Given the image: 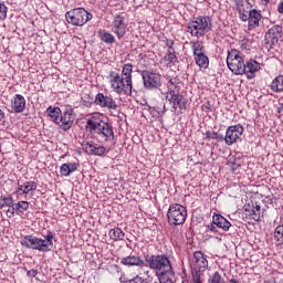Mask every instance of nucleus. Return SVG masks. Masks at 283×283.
Here are the masks:
<instances>
[{"label":"nucleus","instance_id":"1","mask_svg":"<svg viewBox=\"0 0 283 283\" xmlns=\"http://www.w3.org/2000/svg\"><path fill=\"white\" fill-rule=\"evenodd\" d=\"M146 266L151 271H156L158 275H174L171 261L166 254H151L145 256Z\"/></svg>","mask_w":283,"mask_h":283},{"label":"nucleus","instance_id":"2","mask_svg":"<svg viewBox=\"0 0 283 283\" xmlns=\"http://www.w3.org/2000/svg\"><path fill=\"white\" fill-rule=\"evenodd\" d=\"M54 235L46 234L44 239H39L34 235H25L21 244L27 249H33L34 251H41L42 253H48V251H52L54 248Z\"/></svg>","mask_w":283,"mask_h":283},{"label":"nucleus","instance_id":"3","mask_svg":"<svg viewBox=\"0 0 283 283\" xmlns=\"http://www.w3.org/2000/svg\"><path fill=\"white\" fill-rule=\"evenodd\" d=\"M86 125L91 134H96L102 140L107 142L114 138V127L103 119H87Z\"/></svg>","mask_w":283,"mask_h":283},{"label":"nucleus","instance_id":"4","mask_svg":"<svg viewBox=\"0 0 283 283\" xmlns=\"http://www.w3.org/2000/svg\"><path fill=\"white\" fill-rule=\"evenodd\" d=\"M211 28L212 23L210 17H199L188 23V32L191 36H197V39L205 36L207 32H210Z\"/></svg>","mask_w":283,"mask_h":283},{"label":"nucleus","instance_id":"5","mask_svg":"<svg viewBox=\"0 0 283 283\" xmlns=\"http://www.w3.org/2000/svg\"><path fill=\"white\" fill-rule=\"evenodd\" d=\"M94 15L85 10V8H75L65 13V19L67 23H71V25H76L78 28L85 25L87 21H92Z\"/></svg>","mask_w":283,"mask_h":283},{"label":"nucleus","instance_id":"6","mask_svg":"<svg viewBox=\"0 0 283 283\" xmlns=\"http://www.w3.org/2000/svg\"><path fill=\"white\" fill-rule=\"evenodd\" d=\"M109 85L115 94H132V83L125 82V77L116 71H109Z\"/></svg>","mask_w":283,"mask_h":283},{"label":"nucleus","instance_id":"7","mask_svg":"<svg viewBox=\"0 0 283 283\" xmlns=\"http://www.w3.org/2000/svg\"><path fill=\"white\" fill-rule=\"evenodd\" d=\"M167 218L169 224H174V227L185 224V221L187 220V208L178 203L170 205Z\"/></svg>","mask_w":283,"mask_h":283},{"label":"nucleus","instance_id":"8","mask_svg":"<svg viewBox=\"0 0 283 283\" xmlns=\"http://www.w3.org/2000/svg\"><path fill=\"white\" fill-rule=\"evenodd\" d=\"M227 65L232 74H240L244 72V59L241 57L238 50H231L228 52Z\"/></svg>","mask_w":283,"mask_h":283},{"label":"nucleus","instance_id":"9","mask_svg":"<svg viewBox=\"0 0 283 283\" xmlns=\"http://www.w3.org/2000/svg\"><path fill=\"white\" fill-rule=\"evenodd\" d=\"M142 77L146 90H159V87H163V76L155 71L144 70L142 71Z\"/></svg>","mask_w":283,"mask_h":283},{"label":"nucleus","instance_id":"10","mask_svg":"<svg viewBox=\"0 0 283 283\" xmlns=\"http://www.w3.org/2000/svg\"><path fill=\"white\" fill-rule=\"evenodd\" d=\"M127 25L128 23L125 13L115 14L111 24L112 32L116 34L117 39H124L125 34H127Z\"/></svg>","mask_w":283,"mask_h":283},{"label":"nucleus","instance_id":"11","mask_svg":"<svg viewBox=\"0 0 283 283\" xmlns=\"http://www.w3.org/2000/svg\"><path fill=\"white\" fill-rule=\"evenodd\" d=\"M166 101L172 105L174 112L176 109H187V98L185 96L180 95L178 91L174 90L171 86H169V93L166 95Z\"/></svg>","mask_w":283,"mask_h":283},{"label":"nucleus","instance_id":"12","mask_svg":"<svg viewBox=\"0 0 283 283\" xmlns=\"http://www.w3.org/2000/svg\"><path fill=\"white\" fill-rule=\"evenodd\" d=\"M243 133L244 128L241 125L230 126L226 132L223 140H226L228 145H233V143H238V139L240 136H242Z\"/></svg>","mask_w":283,"mask_h":283},{"label":"nucleus","instance_id":"13","mask_svg":"<svg viewBox=\"0 0 283 283\" xmlns=\"http://www.w3.org/2000/svg\"><path fill=\"white\" fill-rule=\"evenodd\" d=\"M99 107H104L105 109H118V104H116V101H114V97L112 95H105L103 93H98L95 96V101Z\"/></svg>","mask_w":283,"mask_h":283},{"label":"nucleus","instance_id":"14","mask_svg":"<svg viewBox=\"0 0 283 283\" xmlns=\"http://www.w3.org/2000/svg\"><path fill=\"white\" fill-rule=\"evenodd\" d=\"M75 119H76V116H74V111L72 108L61 113L60 115L61 129H63V132H67L69 129H72V125H74Z\"/></svg>","mask_w":283,"mask_h":283},{"label":"nucleus","instance_id":"15","mask_svg":"<svg viewBox=\"0 0 283 283\" xmlns=\"http://www.w3.org/2000/svg\"><path fill=\"white\" fill-rule=\"evenodd\" d=\"M282 27L274 25L265 33V41L271 45H277L280 43V39H282Z\"/></svg>","mask_w":283,"mask_h":283},{"label":"nucleus","instance_id":"16","mask_svg":"<svg viewBox=\"0 0 283 283\" xmlns=\"http://www.w3.org/2000/svg\"><path fill=\"white\" fill-rule=\"evenodd\" d=\"M261 20H262V13H260V11L255 9L250 10L248 15L249 30H255V28H260Z\"/></svg>","mask_w":283,"mask_h":283},{"label":"nucleus","instance_id":"17","mask_svg":"<svg viewBox=\"0 0 283 283\" xmlns=\"http://www.w3.org/2000/svg\"><path fill=\"white\" fill-rule=\"evenodd\" d=\"M259 70L260 63L255 60H250L244 62L242 74H247L248 78H253Z\"/></svg>","mask_w":283,"mask_h":283},{"label":"nucleus","instance_id":"18","mask_svg":"<svg viewBox=\"0 0 283 283\" xmlns=\"http://www.w3.org/2000/svg\"><path fill=\"white\" fill-rule=\"evenodd\" d=\"M120 264H124V266H146V262L138 255L122 258Z\"/></svg>","mask_w":283,"mask_h":283},{"label":"nucleus","instance_id":"19","mask_svg":"<svg viewBox=\"0 0 283 283\" xmlns=\"http://www.w3.org/2000/svg\"><path fill=\"white\" fill-rule=\"evenodd\" d=\"M85 151L86 154H91L93 156H103L105 151H107V148L93 144L92 142H87L85 144Z\"/></svg>","mask_w":283,"mask_h":283},{"label":"nucleus","instance_id":"20","mask_svg":"<svg viewBox=\"0 0 283 283\" xmlns=\"http://www.w3.org/2000/svg\"><path fill=\"white\" fill-rule=\"evenodd\" d=\"M11 107L15 114H21L25 109V97L17 94L14 99L11 102Z\"/></svg>","mask_w":283,"mask_h":283},{"label":"nucleus","instance_id":"21","mask_svg":"<svg viewBox=\"0 0 283 283\" xmlns=\"http://www.w3.org/2000/svg\"><path fill=\"white\" fill-rule=\"evenodd\" d=\"M195 264L199 268V271H207L209 269V261L205 258L201 251H197L193 253Z\"/></svg>","mask_w":283,"mask_h":283},{"label":"nucleus","instance_id":"22","mask_svg":"<svg viewBox=\"0 0 283 283\" xmlns=\"http://www.w3.org/2000/svg\"><path fill=\"white\" fill-rule=\"evenodd\" d=\"M212 223L223 231H229V229H231V222L222 217V214H214L212 217Z\"/></svg>","mask_w":283,"mask_h":283},{"label":"nucleus","instance_id":"23","mask_svg":"<svg viewBox=\"0 0 283 283\" xmlns=\"http://www.w3.org/2000/svg\"><path fill=\"white\" fill-rule=\"evenodd\" d=\"M78 169V164L76 163H67V164H63L60 167V174L61 176H70V174H74V171H76Z\"/></svg>","mask_w":283,"mask_h":283},{"label":"nucleus","instance_id":"24","mask_svg":"<svg viewBox=\"0 0 283 283\" xmlns=\"http://www.w3.org/2000/svg\"><path fill=\"white\" fill-rule=\"evenodd\" d=\"M98 36L103 43H106L107 45H112L113 43H116V38L114 34L109 33L105 30L98 31Z\"/></svg>","mask_w":283,"mask_h":283},{"label":"nucleus","instance_id":"25","mask_svg":"<svg viewBox=\"0 0 283 283\" xmlns=\"http://www.w3.org/2000/svg\"><path fill=\"white\" fill-rule=\"evenodd\" d=\"M134 70V65L132 64H124L122 69V78L125 80V83H132V72Z\"/></svg>","mask_w":283,"mask_h":283},{"label":"nucleus","instance_id":"26","mask_svg":"<svg viewBox=\"0 0 283 283\" xmlns=\"http://www.w3.org/2000/svg\"><path fill=\"white\" fill-rule=\"evenodd\" d=\"M272 92L282 93L283 92V75L276 76L271 85H270Z\"/></svg>","mask_w":283,"mask_h":283},{"label":"nucleus","instance_id":"27","mask_svg":"<svg viewBox=\"0 0 283 283\" xmlns=\"http://www.w3.org/2000/svg\"><path fill=\"white\" fill-rule=\"evenodd\" d=\"M111 240L118 242V240H125V232L120 228L111 229L108 232Z\"/></svg>","mask_w":283,"mask_h":283},{"label":"nucleus","instance_id":"28","mask_svg":"<svg viewBox=\"0 0 283 283\" xmlns=\"http://www.w3.org/2000/svg\"><path fill=\"white\" fill-rule=\"evenodd\" d=\"M196 64L203 70L209 67V57L203 53L201 55H195Z\"/></svg>","mask_w":283,"mask_h":283},{"label":"nucleus","instance_id":"29","mask_svg":"<svg viewBox=\"0 0 283 283\" xmlns=\"http://www.w3.org/2000/svg\"><path fill=\"white\" fill-rule=\"evenodd\" d=\"M274 242L276 247H283V226H279L275 228Z\"/></svg>","mask_w":283,"mask_h":283},{"label":"nucleus","instance_id":"30","mask_svg":"<svg viewBox=\"0 0 283 283\" xmlns=\"http://www.w3.org/2000/svg\"><path fill=\"white\" fill-rule=\"evenodd\" d=\"M12 209L15 213H23V211H28V209H30V202L19 201L18 203H13Z\"/></svg>","mask_w":283,"mask_h":283},{"label":"nucleus","instance_id":"31","mask_svg":"<svg viewBox=\"0 0 283 283\" xmlns=\"http://www.w3.org/2000/svg\"><path fill=\"white\" fill-rule=\"evenodd\" d=\"M14 203V198L12 196H0V209H6V207H11Z\"/></svg>","mask_w":283,"mask_h":283},{"label":"nucleus","instance_id":"32","mask_svg":"<svg viewBox=\"0 0 283 283\" xmlns=\"http://www.w3.org/2000/svg\"><path fill=\"white\" fill-rule=\"evenodd\" d=\"M22 187H23V190H22V192H20V196H25L30 191H36V182H34V181H25L22 185Z\"/></svg>","mask_w":283,"mask_h":283},{"label":"nucleus","instance_id":"33","mask_svg":"<svg viewBox=\"0 0 283 283\" xmlns=\"http://www.w3.org/2000/svg\"><path fill=\"white\" fill-rule=\"evenodd\" d=\"M192 52H193V56H199L201 54H205V44L200 41L193 42Z\"/></svg>","mask_w":283,"mask_h":283},{"label":"nucleus","instance_id":"34","mask_svg":"<svg viewBox=\"0 0 283 283\" xmlns=\"http://www.w3.org/2000/svg\"><path fill=\"white\" fill-rule=\"evenodd\" d=\"M49 116L52 118V120L55 122L56 125H60L61 120V108L54 107L51 111H49Z\"/></svg>","mask_w":283,"mask_h":283},{"label":"nucleus","instance_id":"35","mask_svg":"<svg viewBox=\"0 0 283 283\" xmlns=\"http://www.w3.org/2000/svg\"><path fill=\"white\" fill-rule=\"evenodd\" d=\"M206 136H207L208 140H224V136L220 135V133H216V132H207Z\"/></svg>","mask_w":283,"mask_h":283},{"label":"nucleus","instance_id":"36","mask_svg":"<svg viewBox=\"0 0 283 283\" xmlns=\"http://www.w3.org/2000/svg\"><path fill=\"white\" fill-rule=\"evenodd\" d=\"M164 60L168 63V65H174V63H176V61H178V57L176 56V54L171 53V51H169Z\"/></svg>","mask_w":283,"mask_h":283},{"label":"nucleus","instance_id":"37","mask_svg":"<svg viewBox=\"0 0 283 283\" xmlns=\"http://www.w3.org/2000/svg\"><path fill=\"white\" fill-rule=\"evenodd\" d=\"M82 105L84 107H92V105L94 104V97L90 96V95H84L82 97V101H81Z\"/></svg>","mask_w":283,"mask_h":283},{"label":"nucleus","instance_id":"38","mask_svg":"<svg viewBox=\"0 0 283 283\" xmlns=\"http://www.w3.org/2000/svg\"><path fill=\"white\" fill-rule=\"evenodd\" d=\"M238 12L241 21H249V7L239 9Z\"/></svg>","mask_w":283,"mask_h":283},{"label":"nucleus","instance_id":"39","mask_svg":"<svg viewBox=\"0 0 283 283\" xmlns=\"http://www.w3.org/2000/svg\"><path fill=\"white\" fill-rule=\"evenodd\" d=\"M237 10H242L249 7V0H234Z\"/></svg>","mask_w":283,"mask_h":283},{"label":"nucleus","instance_id":"40","mask_svg":"<svg viewBox=\"0 0 283 283\" xmlns=\"http://www.w3.org/2000/svg\"><path fill=\"white\" fill-rule=\"evenodd\" d=\"M209 283H224V280L219 272H216L212 276V280Z\"/></svg>","mask_w":283,"mask_h":283},{"label":"nucleus","instance_id":"41","mask_svg":"<svg viewBox=\"0 0 283 283\" xmlns=\"http://www.w3.org/2000/svg\"><path fill=\"white\" fill-rule=\"evenodd\" d=\"M8 17V7L0 2V19H6Z\"/></svg>","mask_w":283,"mask_h":283},{"label":"nucleus","instance_id":"42","mask_svg":"<svg viewBox=\"0 0 283 283\" xmlns=\"http://www.w3.org/2000/svg\"><path fill=\"white\" fill-rule=\"evenodd\" d=\"M171 87L172 90H176L178 87V78H169L168 80V90Z\"/></svg>","mask_w":283,"mask_h":283},{"label":"nucleus","instance_id":"43","mask_svg":"<svg viewBox=\"0 0 283 283\" xmlns=\"http://www.w3.org/2000/svg\"><path fill=\"white\" fill-rule=\"evenodd\" d=\"M128 283H149L146 279H143L140 276H136L133 280H130Z\"/></svg>","mask_w":283,"mask_h":283},{"label":"nucleus","instance_id":"44","mask_svg":"<svg viewBox=\"0 0 283 283\" xmlns=\"http://www.w3.org/2000/svg\"><path fill=\"white\" fill-rule=\"evenodd\" d=\"M260 209H261V207L258 206V205L254 207V210H255L258 213H255V217H252V220H256V221L260 220Z\"/></svg>","mask_w":283,"mask_h":283},{"label":"nucleus","instance_id":"45","mask_svg":"<svg viewBox=\"0 0 283 283\" xmlns=\"http://www.w3.org/2000/svg\"><path fill=\"white\" fill-rule=\"evenodd\" d=\"M27 275H28V277H36V275H39V271H36V270H29L27 272Z\"/></svg>","mask_w":283,"mask_h":283},{"label":"nucleus","instance_id":"46","mask_svg":"<svg viewBox=\"0 0 283 283\" xmlns=\"http://www.w3.org/2000/svg\"><path fill=\"white\" fill-rule=\"evenodd\" d=\"M14 208L8 209L7 210V218H14Z\"/></svg>","mask_w":283,"mask_h":283},{"label":"nucleus","instance_id":"47","mask_svg":"<svg viewBox=\"0 0 283 283\" xmlns=\"http://www.w3.org/2000/svg\"><path fill=\"white\" fill-rule=\"evenodd\" d=\"M23 185H19L18 184V190H17V193H18V196H21V193L23 192Z\"/></svg>","mask_w":283,"mask_h":283},{"label":"nucleus","instance_id":"48","mask_svg":"<svg viewBox=\"0 0 283 283\" xmlns=\"http://www.w3.org/2000/svg\"><path fill=\"white\" fill-rule=\"evenodd\" d=\"M192 282L193 283H202V281H200V275L193 276Z\"/></svg>","mask_w":283,"mask_h":283},{"label":"nucleus","instance_id":"49","mask_svg":"<svg viewBox=\"0 0 283 283\" xmlns=\"http://www.w3.org/2000/svg\"><path fill=\"white\" fill-rule=\"evenodd\" d=\"M208 229H209V231H212V232H216V231H217V230H216V226H213V223L210 224V226H208Z\"/></svg>","mask_w":283,"mask_h":283},{"label":"nucleus","instance_id":"50","mask_svg":"<svg viewBox=\"0 0 283 283\" xmlns=\"http://www.w3.org/2000/svg\"><path fill=\"white\" fill-rule=\"evenodd\" d=\"M6 118V113L0 109V123Z\"/></svg>","mask_w":283,"mask_h":283},{"label":"nucleus","instance_id":"51","mask_svg":"<svg viewBox=\"0 0 283 283\" xmlns=\"http://www.w3.org/2000/svg\"><path fill=\"white\" fill-rule=\"evenodd\" d=\"M255 213H258V210H255L254 208L252 209V218H255Z\"/></svg>","mask_w":283,"mask_h":283},{"label":"nucleus","instance_id":"52","mask_svg":"<svg viewBox=\"0 0 283 283\" xmlns=\"http://www.w3.org/2000/svg\"><path fill=\"white\" fill-rule=\"evenodd\" d=\"M150 114H154V116H156V108H151Z\"/></svg>","mask_w":283,"mask_h":283},{"label":"nucleus","instance_id":"53","mask_svg":"<svg viewBox=\"0 0 283 283\" xmlns=\"http://www.w3.org/2000/svg\"><path fill=\"white\" fill-rule=\"evenodd\" d=\"M230 282L231 283H238V281H235V279H231Z\"/></svg>","mask_w":283,"mask_h":283},{"label":"nucleus","instance_id":"54","mask_svg":"<svg viewBox=\"0 0 283 283\" xmlns=\"http://www.w3.org/2000/svg\"><path fill=\"white\" fill-rule=\"evenodd\" d=\"M264 1H265V3H269L270 0H264Z\"/></svg>","mask_w":283,"mask_h":283},{"label":"nucleus","instance_id":"55","mask_svg":"<svg viewBox=\"0 0 283 283\" xmlns=\"http://www.w3.org/2000/svg\"><path fill=\"white\" fill-rule=\"evenodd\" d=\"M164 111H165V112L167 111L165 105H164Z\"/></svg>","mask_w":283,"mask_h":283},{"label":"nucleus","instance_id":"56","mask_svg":"<svg viewBox=\"0 0 283 283\" xmlns=\"http://www.w3.org/2000/svg\"><path fill=\"white\" fill-rule=\"evenodd\" d=\"M281 109H282V112H283V104H282V106H281Z\"/></svg>","mask_w":283,"mask_h":283},{"label":"nucleus","instance_id":"57","mask_svg":"<svg viewBox=\"0 0 283 283\" xmlns=\"http://www.w3.org/2000/svg\"><path fill=\"white\" fill-rule=\"evenodd\" d=\"M264 283H270L269 281H265Z\"/></svg>","mask_w":283,"mask_h":283}]
</instances>
